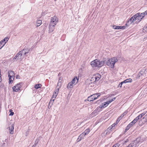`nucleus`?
<instances>
[{
	"label": "nucleus",
	"instance_id": "nucleus-23",
	"mask_svg": "<svg viewBox=\"0 0 147 147\" xmlns=\"http://www.w3.org/2000/svg\"><path fill=\"white\" fill-rule=\"evenodd\" d=\"M42 23V21L41 20H38L36 21L37 26H39Z\"/></svg>",
	"mask_w": 147,
	"mask_h": 147
},
{
	"label": "nucleus",
	"instance_id": "nucleus-48",
	"mask_svg": "<svg viewBox=\"0 0 147 147\" xmlns=\"http://www.w3.org/2000/svg\"><path fill=\"white\" fill-rule=\"evenodd\" d=\"M143 13L144 14V15H145V16L146 15H147V10L146 11H145L144 13Z\"/></svg>",
	"mask_w": 147,
	"mask_h": 147
},
{
	"label": "nucleus",
	"instance_id": "nucleus-47",
	"mask_svg": "<svg viewBox=\"0 0 147 147\" xmlns=\"http://www.w3.org/2000/svg\"><path fill=\"white\" fill-rule=\"evenodd\" d=\"M132 122L133 124H135L137 122V121H136V120L134 119Z\"/></svg>",
	"mask_w": 147,
	"mask_h": 147
},
{
	"label": "nucleus",
	"instance_id": "nucleus-26",
	"mask_svg": "<svg viewBox=\"0 0 147 147\" xmlns=\"http://www.w3.org/2000/svg\"><path fill=\"white\" fill-rule=\"evenodd\" d=\"M20 53L22 54V55L23 56H24V55H26V53H25L23 49L22 51H20L19 52Z\"/></svg>",
	"mask_w": 147,
	"mask_h": 147
},
{
	"label": "nucleus",
	"instance_id": "nucleus-57",
	"mask_svg": "<svg viewBox=\"0 0 147 147\" xmlns=\"http://www.w3.org/2000/svg\"><path fill=\"white\" fill-rule=\"evenodd\" d=\"M123 114H122V115H121V118H122V117H122V116H123Z\"/></svg>",
	"mask_w": 147,
	"mask_h": 147
},
{
	"label": "nucleus",
	"instance_id": "nucleus-60",
	"mask_svg": "<svg viewBox=\"0 0 147 147\" xmlns=\"http://www.w3.org/2000/svg\"><path fill=\"white\" fill-rule=\"evenodd\" d=\"M107 132H107V133H106V134H107Z\"/></svg>",
	"mask_w": 147,
	"mask_h": 147
},
{
	"label": "nucleus",
	"instance_id": "nucleus-29",
	"mask_svg": "<svg viewBox=\"0 0 147 147\" xmlns=\"http://www.w3.org/2000/svg\"><path fill=\"white\" fill-rule=\"evenodd\" d=\"M113 130V129H112V127L110 126L107 129L106 131L110 132L111 131H112Z\"/></svg>",
	"mask_w": 147,
	"mask_h": 147
},
{
	"label": "nucleus",
	"instance_id": "nucleus-34",
	"mask_svg": "<svg viewBox=\"0 0 147 147\" xmlns=\"http://www.w3.org/2000/svg\"><path fill=\"white\" fill-rule=\"evenodd\" d=\"M87 100L89 101H93V99H92V97H91V96H89L88 98V100Z\"/></svg>",
	"mask_w": 147,
	"mask_h": 147
},
{
	"label": "nucleus",
	"instance_id": "nucleus-16",
	"mask_svg": "<svg viewBox=\"0 0 147 147\" xmlns=\"http://www.w3.org/2000/svg\"><path fill=\"white\" fill-rule=\"evenodd\" d=\"M78 79L77 78V77H75L72 80L71 82L73 84L75 85L78 82Z\"/></svg>",
	"mask_w": 147,
	"mask_h": 147
},
{
	"label": "nucleus",
	"instance_id": "nucleus-1",
	"mask_svg": "<svg viewBox=\"0 0 147 147\" xmlns=\"http://www.w3.org/2000/svg\"><path fill=\"white\" fill-rule=\"evenodd\" d=\"M106 60H103V61H100L98 59H96L92 61L91 63L92 66L93 68H99L102 66L104 64V61Z\"/></svg>",
	"mask_w": 147,
	"mask_h": 147
},
{
	"label": "nucleus",
	"instance_id": "nucleus-45",
	"mask_svg": "<svg viewBox=\"0 0 147 147\" xmlns=\"http://www.w3.org/2000/svg\"><path fill=\"white\" fill-rule=\"evenodd\" d=\"M134 124H133V123H132V122H131L129 124V125L131 127Z\"/></svg>",
	"mask_w": 147,
	"mask_h": 147
},
{
	"label": "nucleus",
	"instance_id": "nucleus-42",
	"mask_svg": "<svg viewBox=\"0 0 147 147\" xmlns=\"http://www.w3.org/2000/svg\"><path fill=\"white\" fill-rule=\"evenodd\" d=\"M124 83L123 82H121L119 84L118 87H122V85Z\"/></svg>",
	"mask_w": 147,
	"mask_h": 147
},
{
	"label": "nucleus",
	"instance_id": "nucleus-46",
	"mask_svg": "<svg viewBox=\"0 0 147 147\" xmlns=\"http://www.w3.org/2000/svg\"><path fill=\"white\" fill-rule=\"evenodd\" d=\"M127 147H133L132 143L129 144Z\"/></svg>",
	"mask_w": 147,
	"mask_h": 147
},
{
	"label": "nucleus",
	"instance_id": "nucleus-51",
	"mask_svg": "<svg viewBox=\"0 0 147 147\" xmlns=\"http://www.w3.org/2000/svg\"><path fill=\"white\" fill-rule=\"evenodd\" d=\"M20 76L19 75H17L16 76V79H19L20 78Z\"/></svg>",
	"mask_w": 147,
	"mask_h": 147
},
{
	"label": "nucleus",
	"instance_id": "nucleus-14",
	"mask_svg": "<svg viewBox=\"0 0 147 147\" xmlns=\"http://www.w3.org/2000/svg\"><path fill=\"white\" fill-rule=\"evenodd\" d=\"M57 96V95H55V94L53 93V94L52 96V97L49 103V104H51V105H52L53 103L55 100V99L56 98Z\"/></svg>",
	"mask_w": 147,
	"mask_h": 147
},
{
	"label": "nucleus",
	"instance_id": "nucleus-56",
	"mask_svg": "<svg viewBox=\"0 0 147 147\" xmlns=\"http://www.w3.org/2000/svg\"><path fill=\"white\" fill-rule=\"evenodd\" d=\"M146 30H147V25L146 26Z\"/></svg>",
	"mask_w": 147,
	"mask_h": 147
},
{
	"label": "nucleus",
	"instance_id": "nucleus-40",
	"mask_svg": "<svg viewBox=\"0 0 147 147\" xmlns=\"http://www.w3.org/2000/svg\"><path fill=\"white\" fill-rule=\"evenodd\" d=\"M144 72V73L146 74V76H147V68L145 69H143Z\"/></svg>",
	"mask_w": 147,
	"mask_h": 147
},
{
	"label": "nucleus",
	"instance_id": "nucleus-6",
	"mask_svg": "<svg viewBox=\"0 0 147 147\" xmlns=\"http://www.w3.org/2000/svg\"><path fill=\"white\" fill-rule=\"evenodd\" d=\"M10 124H11V125L9 127V129L10 130L9 133L10 134H12L13 133V130L14 129V122H13L11 120L9 122Z\"/></svg>",
	"mask_w": 147,
	"mask_h": 147
},
{
	"label": "nucleus",
	"instance_id": "nucleus-36",
	"mask_svg": "<svg viewBox=\"0 0 147 147\" xmlns=\"http://www.w3.org/2000/svg\"><path fill=\"white\" fill-rule=\"evenodd\" d=\"M121 119V116H120L117 119L116 122L118 123Z\"/></svg>",
	"mask_w": 147,
	"mask_h": 147
},
{
	"label": "nucleus",
	"instance_id": "nucleus-59",
	"mask_svg": "<svg viewBox=\"0 0 147 147\" xmlns=\"http://www.w3.org/2000/svg\"><path fill=\"white\" fill-rule=\"evenodd\" d=\"M147 116V114L145 115V116Z\"/></svg>",
	"mask_w": 147,
	"mask_h": 147
},
{
	"label": "nucleus",
	"instance_id": "nucleus-7",
	"mask_svg": "<svg viewBox=\"0 0 147 147\" xmlns=\"http://www.w3.org/2000/svg\"><path fill=\"white\" fill-rule=\"evenodd\" d=\"M58 18L57 17L54 16L52 17L50 24L55 25L58 22Z\"/></svg>",
	"mask_w": 147,
	"mask_h": 147
},
{
	"label": "nucleus",
	"instance_id": "nucleus-21",
	"mask_svg": "<svg viewBox=\"0 0 147 147\" xmlns=\"http://www.w3.org/2000/svg\"><path fill=\"white\" fill-rule=\"evenodd\" d=\"M134 17V15L129 20V21L131 23L134 22V21L136 22L135 17Z\"/></svg>",
	"mask_w": 147,
	"mask_h": 147
},
{
	"label": "nucleus",
	"instance_id": "nucleus-44",
	"mask_svg": "<svg viewBox=\"0 0 147 147\" xmlns=\"http://www.w3.org/2000/svg\"><path fill=\"white\" fill-rule=\"evenodd\" d=\"M146 113H143L140 115L141 116L140 117H142L143 116H144L146 114Z\"/></svg>",
	"mask_w": 147,
	"mask_h": 147
},
{
	"label": "nucleus",
	"instance_id": "nucleus-19",
	"mask_svg": "<svg viewBox=\"0 0 147 147\" xmlns=\"http://www.w3.org/2000/svg\"><path fill=\"white\" fill-rule=\"evenodd\" d=\"M132 81V79L131 78L127 79L123 81V83H126L129 82H131Z\"/></svg>",
	"mask_w": 147,
	"mask_h": 147
},
{
	"label": "nucleus",
	"instance_id": "nucleus-52",
	"mask_svg": "<svg viewBox=\"0 0 147 147\" xmlns=\"http://www.w3.org/2000/svg\"><path fill=\"white\" fill-rule=\"evenodd\" d=\"M126 114V113L125 112H124L123 113V115L122 116V117H123Z\"/></svg>",
	"mask_w": 147,
	"mask_h": 147
},
{
	"label": "nucleus",
	"instance_id": "nucleus-15",
	"mask_svg": "<svg viewBox=\"0 0 147 147\" xmlns=\"http://www.w3.org/2000/svg\"><path fill=\"white\" fill-rule=\"evenodd\" d=\"M55 25H53L51 24H49V31L50 32H52L54 28V27Z\"/></svg>",
	"mask_w": 147,
	"mask_h": 147
},
{
	"label": "nucleus",
	"instance_id": "nucleus-49",
	"mask_svg": "<svg viewBox=\"0 0 147 147\" xmlns=\"http://www.w3.org/2000/svg\"><path fill=\"white\" fill-rule=\"evenodd\" d=\"M14 114V113L13 112H11L10 114H9L10 115H13Z\"/></svg>",
	"mask_w": 147,
	"mask_h": 147
},
{
	"label": "nucleus",
	"instance_id": "nucleus-58",
	"mask_svg": "<svg viewBox=\"0 0 147 147\" xmlns=\"http://www.w3.org/2000/svg\"><path fill=\"white\" fill-rule=\"evenodd\" d=\"M34 146H35V145H34L33 146H32V147H35Z\"/></svg>",
	"mask_w": 147,
	"mask_h": 147
},
{
	"label": "nucleus",
	"instance_id": "nucleus-50",
	"mask_svg": "<svg viewBox=\"0 0 147 147\" xmlns=\"http://www.w3.org/2000/svg\"><path fill=\"white\" fill-rule=\"evenodd\" d=\"M134 119L135 120H136V121H137L138 120H139V117H136V118H135Z\"/></svg>",
	"mask_w": 147,
	"mask_h": 147
},
{
	"label": "nucleus",
	"instance_id": "nucleus-28",
	"mask_svg": "<svg viewBox=\"0 0 147 147\" xmlns=\"http://www.w3.org/2000/svg\"><path fill=\"white\" fill-rule=\"evenodd\" d=\"M56 89L55 90L54 93L55 95L58 94L59 91V88H56Z\"/></svg>",
	"mask_w": 147,
	"mask_h": 147
},
{
	"label": "nucleus",
	"instance_id": "nucleus-32",
	"mask_svg": "<svg viewBox=\"0 0 147 147\" xmlns=\"http://www.w3.org/2000/svg\"><path fill=\"white\" fill-rule=\"evenodd\" d=\"M116 98L115 97L111 99L109 101H108V104H109L111 102L114 100Z\"/></svg>",
	"mask_w": 147,
	"mask_h": 147
},
{
	"label": "nucleus",
	"instance_id": "nucleus-41",
	"mask_svg": "<svg viewBox=\"0 0 147 147\" xmlns=\"http://www.w3.org/2000/svg\"><path fill=\"white\" fill-rule=\"evenodd\" d=\"M62 78L61 77H59V79L58 82L61 83L62 81Z\"/></svg>",
	"mask_w": 147,
	"mask_h": 147
},
{
	"label": "nucleus",
	"instance_id": "nucleus-24",
	"mask_svg": "<svg viewBox=\"0 0 147 147\" xmlns=\"http://www.w3.org/2000/svg\"><path fill=\"white\" fill-rule=\"evenodd\" d=\"M5 42H4L2 41L0 42V47L1 49L5 45Z\"/></svg>",
	"mask_w": 147,
	"mask_h": 147
},
{
	"label": "nucleus",
	"instance_id": "nucleus-4",
	"mask_svg": "<svg viewBox=\"0 0 147 147\" xmlns=\"http://www.w3.org/2000/svg\"><path fill=\"white\" fill-rule=\"evenodd\" d=\"M22 83H19L17 84L16 85L12 88L13 89V92H18L20 91V88L22 87Z\"/></svg>",
	"mask_w": 147,
	"mask_h": 147
},
{
	"label": "nucleus",
	"instance_id": "nucleus-5",
	"mask_svg": "<svg viewBox=\"0 0 147 147\" xmlns=\"http://www.w3.org/2000/svg\"><path fill=\"white\" fill-rule=\"evenodd\" d=\"M140 138H138L132 142L133 147H137L139 146V144L141 143Z\"/></svg>",
	"mask_w": 147,
	"mask_h": 147
},
{
	"label": "nucleus",
	"instance_id": "nucleus-22",
	"mask_svg": "<svg viewBox=\"0 0 147 147\" xmlns=\"http://www.w3.org/2000/svg\"><path fill=\"white\" fill-rule=\"evenodd\" d=\"M23 49L26 54L28 53L30 50V49L27 47H25Z\"/></svg>",
	"mask_w": 147,
	"mask_h": 147
},
{
	"label": "nucleus",
	"instance_id": "nucleus-8",
	"mask_svg": "<svg viewBox=\"0 0 147 147\" xmlns=\"http://www.w3.org/2000/svg\"><path fill=\"white\" fill-rule=\"evenodd\" d=\"M19 52L13 58V59H16V61L22 59L24 58V56H23Z\"/></svg>",
	"mask_w": 147,
	"mask_h": 147
},
{
	"label": "nucleus",
	"instance_id": "nucleus-55",
	"mask_svg": "<svg viewBox=\"0 0 147 147\" xmlns=\"http://www.w3.org/2000/svg\"><path fill=\"white\" fill-rule=\"evenodd\" d=\"M12 110H11V109H10V110H9V112H10V113H11V112H12Z\"/></svg>",
	"mask_w": 147,
	"mask_h": 147
},
{
	"label": "nucleus",
	"instance_id": "nucleus-54",
	"mask_svg": "<svg viewBox=\"0 0 147 147\" xmlns=\"http://www.w3.org/2000/svg\"><path fill=\"white\" fill-rule=\"evenodd\" d=\"M1 70L0 69V77H1Z\"/></svg>",
	"mask_w": 147,
	"mask_h": 147
},
{
	"label": "nucleus",
	"instance_id": "nucleus-39",
	"mask_svg": "<svg viewBox=\"0 0 147 147\" xmlns=\"http://www.w3.org/2000/svg\"><path fill=\"white\" fill-rule=\"evenodd\" d=\"M140 16L141 17L142 19L145 16L143 13H140Z\"/></svg>",
	"mask_w": 147,
	"mask_h": 147
},
{
	"label": "nucleus",
	"instance_id": "nucleus-3",
	"mask_svg": "<svg viewBox=\"0 0 147 147\" xmlns=\"http://www.w3.org/2000/svg\"><path fill=\"white\" fill-rule=\"evenodd\" d=\"M101 77V75L98 74H97L94 75L91 78L90 81L92 82H94L98 81Z\"/></svg>",
	"mask_w": 147,
	"mask_h": 147
},
{
	"label": "nucleus",
	"instance_id": "nucleus-10",
	"mask_svg": "<svg viewBox=\"0 0 147 147\" xmlns=\"http://www.w3.org/2000/svg\"><path fill=\"white\" fill-rule=\"evenodd\" d=\"M138 76L139 78L141 77V79L143 78L146 76V74L144 73V72L143 71V70H141L139 73L138 75Z\"/></svg>",
	"mask_w": 147,
	"mask_h": 147
},
{
	"label": "nucleus",
	"instance_id": "nucleus-18",
	"mask_svg": "<svg viewBox=\"0 0 147 147\" xmlns=\"http://www.w3.org/2000/svg\"><path fill=\"white\" fill-rule=\"evenodd\" d=\"M8 77H14L15 74L14 72L12 71H9L8 72Z\"/></svg>",
	"mask_w": 147,
	"mask_h": 147
},
{
	"label": "nucleus",
	"instance_id": "nucleus-37",
	"mask_svg": "<svg viewBox=\"0 0 147 147\" xmlns=\"http://www.w3.org/2000/svg\"><path fill=\"white\" fill-rule=\"evenodd\" d=\"M118 123H117L116 122V123H113V124L111 126V127H112V129H114V127L115 126V125H117V124Z\"/></svg>",
	"mask_w": 147,
	"mask_h": 147
},
{
	"label": "nucleus",
	"instance_id": "nucleus-30",
	"mask_svg": "<svg viewBox=\"0 0 147 147\" xmlns=\"http://www.w3.org/2000/svg\"><path fill=\"white\" fill-rule=\"evenodd\" d=\"M9 77V84H11V82L12 81H13V79H14V78H12V77Z\"/></svg>",
	"mask_w": 147,
	"mask_h": 147
},
{
	"label": "nucleus",
	"instance_id": "nucleus-20",
	"mask_svg": "<svg viewBox=\"0 0 147 147\" xmlns=\"http://www.w3.org/2000/svg\"><path fill=\"white\" fill-rule=\"evenodd\" d=\"M73 84L71 82L69 83L67 86V88H71L73 87Z\"/></svg>",
	"mask_w": 147,
	"mask_h": 147
},
{
	"label": "nucleus",
	"instance_id": "nucleus-61",
	"mask_svg": "<svg viewBox=\"0 0 147 147\" xmlns=\"http://www.w3.org/2000/svg\"><path fill=\"white\" fill-rule=\"evenodd\" d=\"M1 49V48L0 47V49Z\"/></svg>",
	"mask_w": 147,
	"mask_h": 147
},
{
	"label": "nucleus",
	"instance_id": "nucleus-25",
	"mask_svg": "<svg viewBox=\"0 0 147 147\" xmlns=\"http://www.w3.org/2000/svg\"><path fill=\"white\" fill-rule=\"evenodd\" d=\"M90 131V130L89 129H86L84 132H83L84 133V134L86 135L88 134Z\"/></svg>",
	"mask_w": 147,
	"mask_h": 147
},
{
	"label": "nucleus",
	"instance_id": "nucleus-53",
	"mask_svg": "<svg viewBox=\"0 0 147 147\" xmlns=\"http://www.w3.org/2000/svg\"><path fill=\"white\" fill-rule=\"evenodd\" d=\"M140 115H139V116H137L138 117H139V119H140L142 118V117H140Z\"/></svg>",
	"mask_w": 147,
	"mask_h": 147
},
{
	"label": "nucleus",
	"instance_id": "nucleus-17",
	"mask_svg": "<svg viewBox=\"0 0 147 147\" xmlns=\"http://www.w3.org/2000/svg\"><path fill=\"white\" fill-rule=\"evenodd\" d=\"M109 104H108V102L107 101L105 102L102 103L101 105L99 107L101 109L103 108L107 107Z\"/></svg>",
	"mask_w": 147,
	"mask_h": 147
},
{
	"label": "nucleus",
	"instance_id": "nucleus-43",
	"mask_svg": "<svg viewBox=\"0 0 147 147\" xmlns=\"http://www.w3.org/2000/svg\"><path fill=\"white\" fill-rule=\"evenodd\" d=\"M39 142V140H36L34 144V145H35V146H36V144L38 143V142Z\"/></svg>",
	"mask_w": 147,
	"mask_h": 147
},
{
	"label": "nucleus",
	"instance_id": "nucleus-11",
	"mask_svg": "<svg viewBox=\"0 0 147 147\" xmlns=\"http://www.w3.org/2000/svg\"><path fill=\"white\" fill-rule=\"evenodd\" d=\"M113 28L115 29H124L125 28V26H121L114 25L113 26Z\"/></svg>",
	"mask_w": 147,
	"mask_h": 147
},
{
	"label": "nucleus",
	"instance_id": "nucleus-9",
	"mask_svg": "<svg viewBox=\"0 0 147 147\" xmlns=\"http://www.w3.org/2000/svg\"><path fill=\"white\" fill-rule=\"evenodd\" d=\"M134 17H135V23H138L142 19L140 16V13H138L134 15Z\"/></svg>",
	"mask_w": 147,
	"mask_h": 147
},
{
	"label": "nucleus",
	"instance_id": "nucleus-27",
	"mask_svg": "<svg viewBox=\"0 0 147 147\" xmlns=\"http://www.w3.org/2000/svg\"><path fill=\"white\" fill-rule=\"evenodd\" d=\"M41 86V84H36L34 86V88L36 89H38L39 88H40Z\"/></svg>",
	"mask_w": 147,
	"mask_h": 147
},
{
	"label": "nucleus",
	"instance_id": "nucleus-33",
	"mask_svg": "<svg viewBox=\"0 0 147 147\" xmlns=\"http://www.w3.org/2000/svg\"><path fill=\"white\" fill-rule=\"evenodd\" d=\"M61 86V83H59V82H58L56 86V88H60Z\"/></svg>",
	"mask_w": 147,
	"mask_h": 147
},
{
	"label": "nucleus",
	"instance_id": "nucleus-62",
	"mask_svg": "<svg viewBox=\"0 0 147 147\" xmlns=\"http://www.w3.org/2000/svg\"><path fill=\"white\" fill-rule=\"evenodd\" d=\"M112 147H113V146Z\"/></svg>",
	"mask_w": 147,
	"mask_h": 147
},
{
	"label": "nucleus",
	"instance_id": "nucleus-13",
	"mask_svg": "<svg viewBox=\"0 0 147 147\" xmlns=\"http://www.w3.org/2000/svg\"><path fill=\"white\" fill-rule=\"evenodd\" d=\"M86 135L84 134V133L83 132L82 134H80L78 138L77 139L78 142L80 141L82 139H83Z\"/></svg>",
	"mask_w": 147,
	"mask_h": 147
},
{
	"label": "nucleus",
	"instance_id": "nucleus-38",
	"mask_svg": "<svg viewBox=\"0 0 147 147\" xmlns=\"http://www.w3.org/2000/svg\"><path fill=\"white\" fill-rule=\"evenodd\" d=\"M120 144L119 143H117L113 146V147H119Z\"/></svg>",
	"mask_w": 147,
	"mask_h": 147
},
{
	"label": "nucleus",
	"instance_id": "nucleus-35",
	"mask_svg": "<svg viewBox=\"0 0 147 147\" xmlns=\"http://www.w3.org/2000/svg\"><path fill=\"white\" fill-rule=\"evenodd\" d=\"M131 127L129 125H128L127 126L125 129V132H126L128 130L129 128Z\"/></svg>",
	"mask_w": 147,
	"mask_h": 147
},
{
	"label": "nucleus",
	"instance_id": "nucleus-31",
	"mask_svg": "<svg viewBox=\"0 0 147 147\" xmlns=\"http://www.w3.org/2000/svg\"><path fill=\"white\" fill-rule=\"evenodd\" d=\"M8 40V38H4V39L2 40L1 41H2L3 42H5V43Z\"/></svg>",
	"mask_w": 147,
	"mask_h": 147
},
{
	"label": "nucleus",
	"instance_id": "nucleus-12",
	"mask_svg": "<svg viewBox=\"0 0 147 147\" xmlns=\"http://www.w3.org/2000/svg\"><path fill=\"white\" fill-rule=\"evenodd\" d=\"M100 94L99 93L91 95V97L93 99V101L96 99L99 96H100Z\"/></svg>",
	"mask_w": 147,
	"mask_h": 147
},
{
	"label": "nucleus",
	"instance_id": "nucleus-2",
	"mask_svg": "<svg viewBox=\"0 0 147 147\" xmlns=\"http://www.w3.org/2000/svg\"><path fill=\"white\" fill-rule=\"evenodd\" d=\"M103 60H106L105 61H104V62H106V65L111 67L112 68H113L114 67L115 63L118 61V59L116 57H114L111 59L107 58V59H104Z\"/></svg>",
	"mask_w": 147,
	"mask_h": 147
}]
</instances>
